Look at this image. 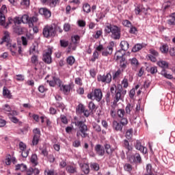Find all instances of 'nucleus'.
Instances as JSON below:
<instances>
[{"instance_id": "20e7f679", "label": "nucleus", "mask_w": 175, "mask_h": 175, "mask_svg": "<svg viewBox=\"0 0 175 175\" xmlns=\"http://www.w3.org/2000/svg\"><path fill=\"white\" fill-rule=\"evenodd\" d=\"M42 35L44 38L55 36V29L53 25H46L42 30Z\"/></svg>"}, {"instance_id": "6e6d98bb", "label": "nucleus", "mask_w": 175, "mask_h": 175, "mask_svg": "<svg viewBox=\"0 0 175 175\" xmlns=\"http://www.w3.org/2000/svg\"><path fill=\"white\" fill-rule=\"evenodd\" d=\"M53 28L55 29V35L57 34V32H59V33H62V29L59 25H55Z\"/></svg>"}, {"instance_id": "f704fd0d", "label": "nucleus", "mask_w": 175, "mask_h": 175, "mask_svg": "<svg viewBox=\"0 0 175 175\" xmlns=\"http://www.w3.org/2000/svg\"><path fill=\"white\" fill-rule=\"evenodd\" d=\"M76 59H75V57L73 56H69L67 59H66V62L68 65H70V66H72V65H73V64H75Z\"/></svg>"}, {"instance_id": "412c9836", "label": "nucleus", "mask_w": 175, "mask_h": 175, "mask_svg": "<svg viewBox=\"0 0 175 175\" xmlns=\"http://www.w3.org/2000/svg\"><path fill=\"white\" fill-rule=\"evenodd\" d=\"M3 42L8 43V45L10 44V33L9 31H5L3 37Z\"/></svg>"}, {"instance_id": "3c124183", "label": "nucleus", "mask_w": 175, "mask_h": 175, "mask_svg": "<svg viewBox=\"0 0 175 175\" xmlns=\"http://www.w3.org/2000/svg\"><path fill=\"white\" fill-rule=\"evenodd\" d=\"M29 117L33 118L34 121H36V122H39V116L38 115L29 113Z\"/></svg>"}, {"instance_id": "f3484780", "label": "nucleus", "mask_w": 175, "mask_h": 175, "mask_svg": "<svg viewBox=\"0 0 175 175\" xmlns=\"http://www.w3.org/2000/svg\"><path fill=\"white\" fill-rule=\"evenodd\" d=\"M6 21V18L5 17V15L3 14V13L0 12V25H3V27H5L6 28H8L9 24H11L10 21H9V23H7V24L5 23Z\"/></svg>"}, {"instance_id": "a19ab883", "label": "nucleus", "mask_w": 175, "mask_h": 175, "mask_svg": "<svg viewBox=\"0 0 175 175\" xmlns=\"http://www.w3.org/2000/svg\"><path fill=\"white\" fill-rule=\"evenodd\" d=\"M125 110H126V114H131V111H132V110H133V105H132L129 103L127 104V105L126 106Z\"/></svg>"}, {"instance_id": "e433bc0d", "label": "nucleus", "mask_w": 175, "mask_h": 175, "mask_svg": "<svg viewBox=\"0 0 175 175\" xmlns=\"http://www.w3.org/2000/svg\"><path fill=\"white\" fill-rule=\"evenodd\" d=\"M85 109V108L84 107V105L83 104H79L77 107V113L78 114H81Z\"/></svg>"}, {"instance_id": "a211bd4d", "label": "nucleus", "mask_w": 175, "mask_h": 175, "mask_svg": "<svg viewBox=\"0 0 175 175\" xmlns=\"http://www.w3.org/2000/svg\"><path fill=\"white\" fill-rule=\"evenodd\" d=\"M112 126L113 129H114V131H117V132H121L122 131V125L116 120L113 122Z\"/></svg>"}, {"instance_id": "b1692460", "label": "nucleus", "mask_w": 175, "mask_h": 175, "mask_svg": "<svg viewBox=\"0 0 175 175\" xmlns=\"http://www.w3.org/2000/svg\"><path fill=\"white\" fill-rule=\"evenodd\" d=\"M143 47H144V44H137L133 47L132 51H133V53H137V51H140V50H142V49H143Z\"/></svg>"}, {"instance_id": "0eeeda50", "label": "nucleus", "mask_w": 175, "mask_h": 175, "mask_svg": "<svg viewBox=\"0 0 175 175\" xmlns=\"http://www.w3.org/2000/svg\"><path fill=\"white\" fill-rule=\"evenodd\" d=\"M34 133L33 138V146H36L38 143H39V140L40 139V129H35L33 130Z\"/></svg>"}, {"instance_id": "0e129e2a", "label": "nucleus", "mask_w": 175, "mask_h": 175, "mask_svg": "<svg viewBox=\"0 0 175 175\" xmlns=\"http://www.w3.org/2000/svg\"><path fill=\"white\" fill-rule=\"evenodd\" d=\"M146 172L149 174L152 173V165L150 163L146 165Z\"/></svg>"}, {"instance_id": "4be33fe9", "label": "nucleus", "mask_w": 175, "mask_h": 175, "mask_svg": "<svg viewBox=\"0 0 175 175\" xmlns=\"http://www.w3.org/2000/svg\"><path fill=\"white\" fill-rule=\"evenodd\" d=\"M121 50L123 51H126L129 49V43L128 42L123 40L120 42Z\"/></svg>"}, {"instance_id": "4d7b16f0", "label": "nucleus", "mask_w": 175, "mask_h": 175, "mask_svg": "<svg viewBox=\"0 0 175 175\" xmlns=\"http://www.w3.org/2000/svg\"><path fill=\"white\" fill-rule=\"evenodd\" d=\"M14 24H18V25L21 24V23H23L21 17H20V16L15 17L14 19Z\"/></svg>"}, {"instance_id": "5fc2aeb1", "label": "nucleus", "mask_w": 175, "mask_h": 175, "mask_svg": "<svg viewBox=\"0 0 175 175\" xmlns=\"http://www.w3.org/2000/svg\"><path fill=\"white\" fill-rule=\"evenodd\" d=\"M3 110L4 111H5L6 113H10V111H12V107H10V105L5 104L3 106Z\"/></svg>"}, {"instance_id": "393cba45", "label": "nucleus", "mask_w": 175, "mask_h": 175, "mask_svg": "<svg viewBox=\"0 0 175 175\" xmlns=\"http://www.w3.org/2000/svg\"><path fill=\"white\" fill-rule=\"evenodd\" d=\"M133 137V129H128L125 135L126 139H127V140H132Z\"/></svg>"}, {"instance_id": "423d86ee", "label": "nucleus", "mask_w": 175, "mask_h": 175, "mask_svg": "<svg viewBox=\"0 0 175 175\" xmlns=\"http://www.w3.org/2000/svg\"><path fill=\"white\" fill-rule=\"evenodd\" d=\"M97 80L98 81H101V83H111V75L107 73L106 75H98Z\"/></svg>"}, {"instance_id": "774afa93", "label": "nucleus", "mask_w": 175, "mask_h": 175, "mask_svg": "<svg viewBox=\"0 0 175 175\" xmlns=\"http://www.w3.org/2000/svg\"><path fill=\"white\" fill-rule=\"evenodd\" d=\"M169 53L172 57H175V47L170 48Z\"/></svg>"}, {"instance_id": "bb28decb", "label": "nucleus", "mask_w": 175, "mask_h": 175, "mask_svg": "<svg viewBox=\"0 0 175 175\" xmlns=\"http://www.w3.org/2000/svg\"><path fill=\"white\" fill-rule=\"evenodd\" d=\"M3 95L5 96V98H8V99L12 98V94H10V91H9L6 87L3 88Z\"/></svg>"}, {"instance_id": "f257e3e1", "label": "nucleus", "mask_w": 175, "mask_h": 175, "mask_svg": "<svg viewBox=\"0 0 175 175\" xmlns=\"http://www.w3.org/2000/svg\"><path fill=\"white\" fill-rule=\"evenodd\" d=\"M106 33H111L112 39H120L121 38V29L116 25H113L110 23H107L105 27Z\"/></svg>"}, {"instance_id": "f8f14e48", "label": "nucleus", "mask_w": 175, "mask_h": 175, "mask_svg": "<svg viewBox=\"0 0 175 175\" xmlns=\"http://www.w3.org/2000/svg\"><path fill=\"white\" fill-rule=\"evenodd\" d=\"M129 159L131 163L133 162H135V163H142V157H140L139 153L135 154L134 156H131Z\"/></svg>"}, {"instance_id": "de8ad7c7", "label": "nucleus", "mask_w": 175, "mask_h": 175, "mask_svg": "<svg viewBox=\"0 0 175 175\" xmlns=\"http://www.w3.org/2000/svg\"><path fill=\"white\" fill-rule=\"evenodd\" d=\"M88 108L90 109V111H94V110H95V109H96V106L92 101H91L88 104Z\"/></svg>"}, {"instance_id": "2eb2a0df", "label": "nucleus", "mask_w": 175, "mask_h": 175, "mask_svg": "<svg viewBox=\"0 0 175 175\" xmlns=\"http://www.w3.org/2000/svg\"><path fill=\"white\" fill-rule=\"evenodd\" d=\"M30 55H32V54L34 55L35 54H39V50L38 46V43L33 44L30 48L29 51Z\"/></svg>"}, {"instance_id": "2f4dec72", "label": "nucleus", "mask_w": 175, "mask_h": 175, "mask_svg": "<svg viewBox=\"0 0 175 175\" xmlns=\"http://www.w3.org/2000/svg\"><path fill=\"white\" fill-rule=\"evenodd\" d=\"M21 18L23 24H28L29 25V16L28 15L24 14L23 16H21Z\"/></svg>"}, {"instance_id": "39448f33", "label": "nucleus", "mask_w": 175, "mask_h": 175, "mask_svg": "<svg viewBox=\"0 0 175 175\" xmlns=\"http://www.w3.org/2000/svg\"><path fill=\"white\" fill-rule=\"evenodd\" d=\"M8 46H10V51L12 53V55H16L17 53L18 54H23V50L21 49V45H17L16 44H9Z\"/></svg>"}, {"instance_id": "8fccbe9b", "label": "nucleus", "mask_w": 175, "mask_h": 175, "mask_svg": "<svg viewBox=\"0 0 175 175\" xmlns=\"http://www.w3.org/2000/svg\"><path fill=\"white\" fill-rule=\"evenodd\" d=\"M122 72H124V69H118L113 75V78L116 79V77H118L120 76V75H121V73H122Z\"/></svg>"}, {"instance_id": "864d4df0", "label": "nucleus", "mask_w": 175, "mask_h": 175, "mask_svg": "<svg viewBox=\"0 0 175 175\" xmlns=\"http://www.w3.org/2000/svg\"><path fill=\"white\" fill-rule=\"evenodd\" d=\"M124 170L126 172H131L132 171V165L129 163H126L124 166Z\"/></svg>"}, {"instance_id": "c756f323", "label": "nucleus", "mask_w": 175, "mask_h": 175, "mask_svg": "<svg viewBox=\"0 0 175 175\" xmlns=\"http://www.w3.org/2000/svg\"><path fill=\"white\" fill-rule=\"evenodd\" d=\"M123 147H124L126 150H128V151H132V146L129 145V141L127 139L123 141Z\"/></svg>"}, {"instance_id": "c9c22d12", "label": "nucleus", "mask_w": 175, "mask_h": 175, "mask_svg": "<svg viewBox=\"0 0 175 175\" xmlns=\"http://www.w3.org/2000/svg\"><path fill=\"white\" fill-rule=\"evenodd\" d=\"M117 115L119 118H124V117H125V110L119 109L117 111Z\"/></svg>"}, {"instance_id": "c85d7f7f", "label": "nucleus", "mask_w": 175, "mask_h": 175, "mask_svg": "<svg viewBox=\"0 0 175 175\" xmlns=\"http://www.w3.org/2000/svg\"><path fill=\"white\" fill-rule=\"evenodd\" d=\"M157 65L162 68L163 69H167L169 68V64L165 61H159L157 63Z\"/></svg>"}, {"instance_id": "58836bf2", "label": "nucleus", "mask_w": 175, "mask_h": 175, "mask_svg": "<svg viewBox=\"0 0 175 175\" xmlns=\"http://www.w3.org/2000/svg\"><path fill=\"white\" fill-rule=\"evenodd\" d=\"M161 74L162 75V76H164V77H165L166 79H173V75L170 74H167V72H166L165 69H163L161 70Z\"/></svg>"}, {"instance_id": "69168bd1", "label": "nucleus", "mask_w": 175, "mask_h": 175, "mask_svg": "<svg viewBox=\"0 0 175 175\" xmlns=\"http://www.w3.org/2000/svg\"><path fill=\"white\" fill-rule=\"evenodd\" d=\"M129 32L130 33L135 34L136 32H137V29L131 25V27H130Z\"/></svg>"}, {"instance_id": "7ed1b4c3", "label": "nucleus", "mask_w": 175, "mask_h": 175, "mask_svg": "<svg viewBox=\"0 0 175 175\" xmlns=\"http://www.w3.org/2000/svg\"><path fill=\"white\" fill-rule=\"evenodd\" d=\"M110 92L111 93L112 96H114L113 98V105H117L120 100H122V96H121V92H122V88L120 89L119 90H117V86L113 85L111 87Z\"/></svg>"}, {"instance_id": "37998d69", "label": "nucleus", "mask_w": 175, "mask_h": 175, "mask_svg": "<svg viewBox=\"0 0 175 175\" xmlns=\"http://www.w3.org/2000/svg\"><path fill=\"white\" fill-rule=\"evenodd\" d=\"M31 63H33L34 65H38V64H39L38 55H33L31 58Z\"/></svg>"}, {"instance_id": "ddd939ff", "label": "nucleus", "mask_w": 175, "mask_h": 175, "mask_svg": "<svg viewBox=\"0 0 175 175\" xmlns=\"http://www.w3.org/2000/svg\"><path fill=\"white\" fill-rule=\"evenodd\" d=\"M94 99H96L97 102L102 100V90L100 89H95L93 92Z\"/></svg>"}, {"instance_id": "dca6fc26", "label": "nucleus", "mask_w": 175, "mask_h": 175, "mask_svg": "<svg viewBox=\"0 0 175 175\" xmlns=\"http://www.w3.org/2000/svg\"><path fill=\"white\" fill-rule=\"evenodd\" d=\"M94 150L96 152V154L100 157H103V155H105V148L100 144L96 145Z\"/></svg>"}, {"instance_id": "680f3d73", "label": "nucleus", "mask_w": 175, "mask_h": 175, "mask_svg": "<svg viewBox=\"0 0 175 175\" xmlns=\"http://www.w3.org/2000/svg\"><path fill=\"white\" fill-rule=\"evenodd\" d=\"M90 167H92V169H94V170L98 171L99 170V164L94 163L91 164Z\"/></svg>"}, {"instance_id": "e2e57ef3", "label": "nucleus", "mask_w": 175, "mask_h": 175, "mask_svg": "<svg viewBox=\"0 0 175 175\" xmlns=\"http://www.w3.org/2000/svg\"><path fill=\"white\" fill-rule=\"evenodd\" d=\"M122 85H123L124 88H128V79L124 78V79L122 81Z\"/></svg>"}, {"instance_id": "9d476101", "label": "nucleus", "mask_w": 175, "mask_h": 175, "mask_svg": "<svg viewBox=\"0 0 175 175\" xmlns=\"http://www.w3.org/2000/svg\"><path fill=\"white\" fill-rule=\"evenodd\" d=\"M135 147L136 150H138L139 151L142 152V154H147V148L143 146L142 145V142H140L139 140L136 141V142L135 144Z\"/></svg>"}, {"instance_id": "9b49d317", "label": "nucleus", "mask_w": 175, "mask_h": 175, "mask_svg": "<svg viewBox=\"0 0 175 175\" xmlns=\"http://www.w3.org/2000/svg\"><path fill=\"white\" fill-rule=\"evenodd\" d=\"M60 91L64 94V95H69V93L70 92V90H72V85L70 84L68 85H64L62 84L59 87Z\"/></svg>"}, {"instance_id": "4c0bfd02", "label": "nucleus", "mask_w": 175, "mask_h": 175, "mask_svg": "<svg viewBox=\"0 0 175 175\" xmlns=\"http://www.w3.org/2000/svg\"><path fill=\"white\" fill-rule=\"evenodd\" d=\"M160 50L163 54H166L169 51V46L167 44H163L160 47Z\"/></svg>"}, {"instance_id": "bf43d9fd", "label": "nucleus", "mask_w": 175, "mask_h": 175, "mask_svg": "<svg viewBox=\"0 0 175 175\" xmlns=\"http://www.w3.org/2000/svg\"><path fill=\"white\" fill-rule=\"evenodd\" d=\"M15 79H16V80H17V81H24V80H25L24 75H16Z\"/></svg>"}, {"instance_id": "a878e982", "label": "nucleus", "mask_w": 175, "mask_h": 175, "mask_svg": "<svg viewBox=\"0 0 175 175\" xmlns=\"http://www.w3.org/2000/svg\"><path fill=\"white\" fill-rule=\"evenodd\" d=\"M167 23L169 25H175V12L172 14Z\"/></svg>"}, {"instance_id": "cd10ccee", "label": "nucleus", "mask_w": 175, "mask_h": 175, "mask_svg": "<svg viewBox=\"0 0 175 175\" xmlns=\"http://www.w3.org/2000/svg\"><path fill=\"white\" fill-rule=\"evenodd\" d=\"M15 170H21V172H25V170H27V165H25L23 163L17 164L16 165Z\"/></svg>"}, {"instance_id": "13d9d810", "label": "nucleus", "mask_w": 175, "mask_h": 175, "mask_svg": "<svg viewBox=\"0 0 175 175\" xmlns=\"http://www.w3.org/2000/svg\"><path fill=\"white\" fill-rule=\"evenodd\" d=\"M130 61H131V65H133V66H137V65H139V62L137 61V59H136L135 57L130 59Z\"/></svg>"}, {"instance_id": "7c9ffc66", "label": "nucleus", "mask_w": 175, "mask_h": 175, "mask_svg": "<svg viewBox=\"0 0 175 175\" xmlns=\"http://www.w3.org/2000/svg\"><path fill=\"white\" fill-rule=\"evenodd\" d=\"M31 162L33 166H36L38 165L39 162L38 161V156L36 154L31 155Z\"/></svg>"}, {"instance_id": "f03ea898", "label": "nucleus", "mask_w": 175, "mask_h": 175, "mask_svg": "<svg viewBox=\"0 0 175 175\" xmlns=\"http://www.w3.org/2000/svg\"><path fill=\"white\" fill-rule=\"evenodd\" d=\"M75 126L79 128V130L77 131V137H82V139H85V137H88V126H87L84 122L77 120L75 122Z\"/></svg>"}, {"instance_id": "6ab92c4d", "label": "nucleus", "mask_w": 175, "mask_h": 175, "mask_svg": "<svg viewBox=\"0 0 175 175\" xmlns=\"http://www.w3.org/2000/svg\"><path fill=\"white\" fill-rule=\"evenodd\" d=\"M124 55H125V51L120 49L115 53L114 58L116 61H118V59L122 58Z\"/></svg>"}, {"instance_id": "603ef678", "label": "nucleus", "mask_w": 175, "mask_h": 175, "mask_svg": "<svg viewBox=\"0 0 175 175\" xmlns=\"http://www.w3.org/2000/svg\"><path fill=\"white\" fill-rule=\"evenodd\" d=\"M72 146L73 147L79 148L80 146H81V142H80L79 139H76L72 142Z\"/></svg>"}, {"instance_id": "052dcab7", "label": "nucleus", "mask_w": 175, "mask_h": 175, "mask_svg": "<svg viewBox=\"0 0 175 175\" xmlns=\"http://www.w3.org/2000/svg\"><path fill=\"white\" fill-rule=\"evenodd\" d=\"M80 40V36H75L72 38V42H74L75 44H77V42Z\"/></svg>"}, {"instance_id": "6e6552de", "label": "nucleus", "mask_w": 175, "mask_h": 175, "mask_svg": "<svg viewBox=\"0 0 175 175\" xmlns=\"http://www.w3.org/2000/svg\"><path fill=\"white\" fill-rule=\"evenodd\" d=\"M113 46L114 42H111L110 45H109L107 48H104V51L102 52V55H103V57H107V55L113 54Z\"/></svg>"}, {"instance_id": "338daca9", "label": "nucleus", "mask_w": 175, "mask_h": 175, "mask_svg": "<svg viewBox=\"0 0 175 175\" xmlns=\"http://www.w3.org/2000/svg\"><path fill=\"white\" fill-rule=\"evenodd\" d=\"M45 175H54V170H46L44 172Z\"/></svg>"}, {"instance_id": "49530a36", "label": "nucleus", "mask_w": 175, "mask_h": 175, "mask_svg": "<svg viewBox=\"0 0 175 175\" xmlns=\"http://www.w3.org/2000/svg\"><path fill=\"white\" fill-rule=\"evenodd\" d=\"M120 124L122 125V126H125V125L128 124V119H126V118L123 117V118H120Z\"/></svg>"}, {"instance_id": "09e8293b", "label": "nucleus", "mask_w": 175, "mask_h": 175, "mask_svg": "<svg viewBox=\"0 0 175 175\" xmlns=\"http://www.w3.org/2000/svg\"><path fill=\"white\" fill-rule=\"evenodd\" d=\"M93 129L96 132H100V131H102L100 126L96 123H93Z\"/></svg>"}, {"instance_id": "c03bdc74", "label": "nucleus", "mask_w": 175, "mask_h": 175, "mask_svg": "<svg viewBox=\"0 0 175 175\" xmlns=\"http://www.w3.org/2000/svg\"><path fill=\"white\" fill-rule=\"evenodd\" d=\"M122 25H124V27H127L128 28H130L131 27H132V23L129 20H124L122 21Z\"/></svg>"}, {"instance_id": "79ce46f5", "label": "nucleus", "mask_w": 175, "mask_h": 175, "mask_svg": "<svg viewBox=\"0 0 175 175\" xmlns=\"http://www.w3.org/2000/svg\"><path fill=\"white\" fill-rule=\"evenodd\" d=\"M66 170L68 172V173H76V168L73 166L71 165H68L66 167Z\"/></svg>"}, {"instance_id": "aec40b11", "label": "nucleus", "mask_w": 175, "mask_h": 175, "mask_svg": "<svg viewBox=\"0 0 175 175\" xmlns=\"http://www.w3.org/2000/svg\"><path fill=\"white\" fill-rule=\"evenodd\" d=\"M39 18L36 16L29 17V28H33V23H38Z\"/></svg>"}, {"instance_id": "473e14b6", "label": "nucleus", "mask_w": 175, "mask_h": 175, "mask_svg": "<svg viewBox=\"0 0 175 175\" xmlns=\"http://www.w3.org/2000/svg\"><path fill=\"white\" fill-rule=\"evenodd\" d=\"M83 10L85 13H91V5L87 3L83 4Z\"/></svg>"}, {"instance_id": "1a4fd4ad", "label": "nucleus", "mask_w": 175, "mask_h": 175, "mask_svg": "<svg viewBox=\"0 0 175 175\" xmlns=\"http://www.w3.org/2000/svg\"><path fill=\"white\" fill-rule=\"evenodd\" d=\"M51 49H48V51L43 55L42 60L45 64H51Z\"/></svg>"}, {"instance_id": "72a5a7b5", "label": "nucleus", "mask_w": 175, "mask_h": 175, "mask_svg": "<svg viewBox=\"0 0 175 175\" xmlns=\"http://www.w3.org/2000/svg\"><path fill=\"white\" fill-rule=\"evenodd\" d=\"M105 151H106L107 154H108V155H111V154H113V149H111V146H110V144H106L105 145Z\"/></svg>"}, {"instance_id": "a18cd8bd", "label": "nucleus", "mask_w": 175, "mask_h": 175, "mask_svg": "<svg viewBox=\"0 0 175 175\" xmlns=\"http://www.w3.org/2000/svg\"><path fill=\"white\" fill-rule=\"evenodd\" d=\"M59 3V0H50L51 8H55Z\"/></svg>"}, {"instance_id": "5701e85b", "label": "nucleus", "mask_w": 175, "mask_h": 175, "mask_svg": "<svg viewBox=\"0 0 175 175\" xmlns=\"http://www.w3.org/2000/svg\"><path fill=\"white\" fill-rule=\"evenodd\" d=\"M80 166L82 169V172H83L85 174H88L90 173V165H88V164H80Z\"/></svg>"}, {"instance_id": "ea45409f", "label": "nucleus", "mask_w": 175, "mask_h": 175, "mask_svg": "<svg viewBox=\"0 0 175 175\" xmlns=\"http://www.w3.org/2000/svg\"><path fill=\"white\" fill-rule=\"evenodd\" d=\"M53 80L55 81V85H57V87L60 88V87L62 85V81H61L59 78L55 77H53Z\"/></svg>"}, {"instance_id": "4468645a", "label": "nucleus", "mask_w": 175, "mask_h": 175, "mask_svg": "<svg viewBox=\"0 0 175 175\" xmlns=\"http://www.w3.org/2000/svg\"><path fill=\"white\" fill-rule=\"evenodd\" d=\"M39 13L41 16H44L46 18H50L51 17V12L47 8H42L39 10Z\"/></svg>"}]
</instances>
